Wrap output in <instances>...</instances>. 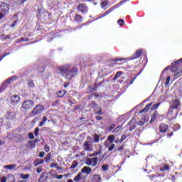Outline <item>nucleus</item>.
<instances>
[{
	"mask_svg": "<svg viewBox=\"0 0 182 182\" xmlns=\"http://www.w3.org/2000/svg\"><path fill=\"white\" fill-rule=\"evenodd\" d=\"M42 126H45V122H44V121L41 122L38 124V127H42Z\"/></svg>",
	"mask_w": 182,
	"mask_h": 182,
	"instance_id": "56",
	"label": "nucleus"
},
{
	"mask_svg": "<svg viewBox=\"0 0 182 182\" xmlns=\"http://www.w3.org/2000/svg\"><path fill=\"white\" fill-rule=\"evenodd\" d=\"M117 150H118L119 151H122V150H124V146H123V145H122V146H119V147L117 149Z\"/></svg>",
	"mask_w": 182,
	"mask_h": 182,
	"instance_id": "51",
	"label": "nucleus"
},
{
	"mask_svg": "<svg viewBox=\"0 0 182 182\" xmlns=\"http://www.w3.org/2000/svg\"><path fill=\"white\" fill-rule=\"evenodd\" d=\"M50 167H51V168L58 167V164L52 163V164H50Z\"/></svg>",
	"mask_w": 182,
	"mask_h": 182,
	"instance_id": "50",
	"label": "nucleus"
},
{
	"mask_svg": "<svg viewBox=\"0 0 182 182\" xmlns=\"http://www.w3.org/2000/svg\"><path fill=\"white\" fill-rule=\"evenodd\" d=\"M102 170H104V171H106V170L109 169V166L108 165H102Z\"/></svg>",
	"mask_w": 182,
	"mask_h": 182,
	"instance_id": "41",
	"label": "nucleus"
},
{
	"mask_svg": "<svg viewBox=\"0 0 182 182\" xmlns=\"http://www.w3.org/2000/svg\"><path fill=\"white\" fill-rule=\"evenodd\" d=\"M6 118L9 122H12V120L16 119V113L15 112L9 111L6 114Z\"/></svg>",
	"mask_w": 182,
	"mask_h": 182,
	"instance_id": "8",
	"label": "nucleus"
},
{
	"mask_svg": "<svg viewBox=\"0 0 182 182\" xmlns=\"http://www.w3.org/2000/svg\"><path fill=\"white\" fill-rule=\"evenodd\" d=\"M99 161L98 157H94V158H87L85 164L87 166H91V167H95V166H97V162Z\"/></svg>",
	"mask_w": 182,
	"mask_h": 182,
	"instance_id": "4",
	"label": "nucleus"
},
{
	"mask_svg": "<svg viewBox=\"0 0 182 182\" xmlns=\"http://www.w3.org/2000/svg\"><path fill=\"white\" fill-rule=\"evenodd\" d=\"M28 146H29V147H31L33 149V147H35V146H36V144L35 143L34 141H30L28 142Z\"/></svg>",
	"mask_w": 182,
	"mask_h": 182,
	"instance_id": "29",
	"label": "nucleus"
},
{
	"mask_svg": "<svg viewBox=\"0 0 182 182\" xmlns=\"http://www.w3.org/2000/svg\"><path fill=\"white\" fill-rule=\"evenodd\" d=\"M100 150L97 151H94V153L90 154V157H97L99 154H102V146H99Z\"/></svg>",
	"mask_w": 182,
	"mask_h": 182,
	"instance_id": "16",
	"label": "nucleus"
},
{
	"mask_svg": "<svg viewBox=\"0 0 182 182\" xmlns=\"http://www.w3.org/2000/svg\"><path fill=\"white\" fill-rule=\"evenodd\" d=\"M56 178H57L58 180H62V178H63V175H58V176H56Z\"/></svg>",
	"mask_w": 182,
	"mask_h": 182,
	"instance_id": "48",
	"label": "nucleus"
},
{
	"mask_svg": "<svg viewBox=\"0 0 182 182\" xmlns=\"http://www.w3.org/2000/svg\"><path fill=\"white\" fill-rule=\"evenodd\" d=\"M156 117H157V114L154 113L151 114V122H154L156 120Z\"/></svg>",
	"mask_w": 182,
	"mask_h": 182,
	"instance_id": "33",
	"label": "nucleus"
},
{
	"mask_svg": "<svg viewBox=\"0 0 182 182\" xmlns=\"http://www.w3.org/2000/svg\"><path fill=\"white\" fill-rule=\"evenodd\" d=\"M38 72H41V73L45 72V68H43V67H38Z\"/></svg>",
	"mask_w": 182,
	"mask_h": 182,
	"instance_id": "44",
	"label": "nucleus"
},
{
	"mask_svg": "<svg viewBox=\"0 0 182 182\" xmlns=\"http://www.w3.org/2000/svg\"><path fill=\"white\" fill-rule=\"evenodd\" d=\"M107 5H109V1H105L102 3V8H106V6H107Z\"/></svg>",
	"mask_w": 182,
	"mask_h": 182,
	"instance_id": "36",
	"label": "nucleus"
},
{
	"mask_svg": "<svg viewBox=\"0 0 182 182\" xmlns=\"http://www.w3.org/2000/svg\"><path fill=\"white\" fill-rule=\"evenodd\" d=\"M77 167V162L73 161V164L71 165V168H76Z\"/></svg>",
	"mask_w": 182,
	"mask_h": 182,
	"instance_id": "38",
	"label": "nucleus"
},
{
	"mask_svg": "<svg viewBox=\"0 0 182 182\" xmlns=\"http://www.w3.org/2000/svg\"><path fill=\"white\" fill-rule=\"evenodd\" d=\"M120 131V127H117L114 130L112 131V133L117 134Z\"/></svg>",
	"mask_w": 182,
	"mask_h": 182,
	"instance_id": "40",
	"label": "nucleus"
},
{
	"mask_svg": "<svg viewBox=\"0 0 182 182\" xmlns=\"http://www.w3.org/2000/svg\"><path fill=\"white\" fill-rule=\"evenodd\" d=\"M127 138V136L126 134H123L121 137V139L119 140V143H122L123 141H124V140H126Z\"/></svg>",
	"mask_w": 182,
	"mask_h": 182,
	"instance_id": "32",
	"label": "nucleus"
},
{
	"mask_svg": "<svg viewBox=\"0 0 182 182\" xmlns=\"http://www.w3.org/2000/svg\"><path fill=\"white\" fill-rule=\"evenodd\" d=\"M159 106H160V102L154 105L153 107H151V110H156V109H157V107H159Z\"/></svg>",
	"mask_w": 182,
	"mask_h": 182,
	"instance_id": "30",
	"label": "nucleus"
},
{
	"mask_svg": "<svg viewBox=\"0 0 182 182\" xmlns=\"http://www.w3.org/2000/svg\"><path fill=\"white\" fill-rule=\"evenodd\" d=\"M28 137H29V139H30L31 140H33V139H35V136H33V133L29 132V133L28 134Z\"/></svg>",
	"mask_w": 182,
	"mask_h": 182,
	"instance_id": "37",
	"label": "nucleus"
},
{
	"mask_svg": "<svg viewBox=\"0 0 182 182\" xmlns=\"http://www.w3.org/2000/svg\"><path fill=\"white\" fill-rule=\"evenodd\" d=\"M176 65H178L177 61L172 63V66H176Z\"/></svg>",
	"mask_w": 182,
	"mask_h": 182,
	"instance_id": "61",
	"label": "nucleus"
},
{
	"mask_svg": "<svg viewBox=\"0 0 182 182\" xmlns=\"http://www.w3.org/2000/svg\"><path fill=\"white\" fill-rule=\"evenodd\" d=\"M75 21L77 22L78 23H80L81 22H83V19L82 18V16L77 14L75 16Z\"/></svg>",
	"mask_w": 182,
	"mask_h": 182,
	"instance_id": "23",
	"label": "nucleus"
},
{
	"mask_svg": "<svg viewBox=\"0 0 182 182\" xmlns=\"http://www.w3.org/2000/svg\"><path fill=\"white\" fill-rule=\"evenodd\" d=\"M176 62H177V63H178H178H181L182 59H179V60H178Z\"/></svg>",
	"mask_w": 182,
	"mask_h": 182,
	"instance_id": "63",
	"label": "nucleus"
},
{
	"mask_svg": "<svg viewBox=\"0 0 182 182\" xmlns=\"http://www.w3.org/2000/svg\"><path fill=\"white\" fill-rule=\"evenodd\" d=\"M102 178L100 176V175L95 174L93 175L92 181V182H100Z\"/></svg>",
	"mask_w": 182,
	"mask_h": 182,
	"instance_id": "17",
	"label": "nucleus"
},
{
	"mask_svg": "<svg viewBox=\"0 0 182 182\" xmlns=\"http://www.w3.org/2000/svg\"><path fill=\"white\" fill-rule=\"evenodd\" d=\"M86 141H91V143H93V139L92 138V136H87Z\"/></svg>",
	"mask_w": 182,
	"mask_h": 182,
	"instance_id": "43",
	"label": "nucleus"
},
{
	"mask_svg": "<svg viewBox=\"0 0 182 182\" xmlns=\"http://www.w3.org/2000/svg\"><path fill=\"white\" fill-rule=\"evenodd\" d=\"M82 149L85 151H93V143H92V141H85L82 144Z\"/></svg>",
	"mask_w": 182,
	"mask_h": 182,
	"instance_id": "5",
	"label": "nucleus"
},
{
	"mask_svg": "<svg viewBox=\"0 0 182 182\" xmlns=\"http://www.w3.org/2000/svg\"><path fill=\"white\" fill-rule=\"evenodd\" d=\"M168 168H170V166L165 164L160 168V171H167V170H168Z\"/></svg>",
	"mask_w": 182,
	"mask_h": 182,
	"instance_id": "26",
	"label": "nucleus"
},
{
	"mask_svg": "<svg viewBox=\"0 0 182 182\" xmlns=\"http://www.w3.org/2000/svg\"><path fill=\"white\" fill-rule=\"evenodd\" d=\"M45 156V152L44 151H41L39 153V157H43Z\"/></svg>",
	"mask_w": 182,
	"mask_h": 182,
	"instance_id": "52",
	"label": "nucleus"
},
{
	"mask_svg": "<svg viewBox=\"0 0 182 182\" xmlns=\"http://www.w3.org/2000/svg\"><path fill=\"white\" fill-rule=\"evenodd\" d=\"M1 182H6V177L3 176V177L1 178Z\"/></svg>",
	"mask_w": 182,
	"mask_h": 182,
	"instance_id": "53",
	"label": "nucleus"
},
{
	"mask_svg": "<svg viewBox=\"0 0 182 182\" xmlns=\"http://www.w3.org/2000/svg\"><path fill=\"white\" fill-rule=\"evenodd\" d=\"M176 67H173L171 70V72H174V70H176Z\"/></svg>",
	"mask_w": 182,
	"mask_h": 182,
	"instance_id": "64",
	"label": "nucleus"
},
{
	"mask_svg": "<svg viewBox=\"0 0 182 182\" xmlns=\"http://www.w3.org/2000/svg\"><path fill=\"white\" fill-rule=\"evenodd\" d=\"M100 141V136H99L97 134L94 135V140H92V143H99Z\"/></svg>",
	"mask_w": 182,
	"mask_h": 182,
	"instance_id": "25",
	"label": "nucleus"
},
{
	"mask_svg": "<svg viewBox=\"0 0 182 182\" xmlns=\"http://www.w3.org/2000/svg\"><path fill=\"white\" fill-rule=\"evenodd\" d=\"M21 100V97L18 95H11L10 97V102L11 105L15 106V105H18V102Z\"/></svg>",
	"mask_w": 182,
	"mask_h": 182,
	"instance_id": "9",
	"label": "nucleus"
},
{
	"mask_svg": "<svg viewBox=\"0 0 182 182\" xmlns=\"http://www.w3.org/2000/svg\"><path fill=\"white\" fill-rule=\"evenodd\" d=\"M5 144V141L0 140V146Z\"/></svg>",
	"mask_w": 182,
	"mask_h": 182,
	"instance_id": "59",
	"label": "nucleus"
},
{
	"mask_svg": "<svg viewBox=\"0 0 182 182\" xmlns=\"http://www.w3.org/2000/svg\"><path fill=\"white\" fill-rule=\"evenodd\" d=\"M81 173H83L84 174H86L87 176H89L90 173H92V168L89 166H84L81 169Z\"/></svg>",
	"mask_w": 182,
	"mask_h": 182,
	"instance_id": "12",
	"label": "nucleus"
},
{
	"mask_svg": "<svg viewBox=\"0 0 182 182\" xmlns=\"http://www.w3.org/2000/svg\"><path fill=\"white\" fill-rule=\"evenodd\" d=\"M161 133H166L168 130V125L166 124H161L159 126Z\"/></svg>",
	"mask_w": 182,
	"mask_h": 182,
	"instance_id": "13",
	"label": "nucleus"
},
{
	"mask_svg": "<svg viewBox=\"0 0 182 182\" xmlns=\"http://www.w3.org/2000/svg\"><path fill=\"white\" fill-rule=\"evenodd\" d=\"M179 106H180V101H178V100H173L168 109V113H172L174 109L175 110H177Z\"/></svg>",
	"mask_w": 182,
	"mask_h": 182,
	"instance_id": "6",
	"label": "nucleus"
},
{
	"mask_svg": "<svg viewBox=\"0 0 182 182\" xmlns=\"http://www.w3.org/2000/svg\"><path fill=\"white\" fill-rule=\"evenodd\" d=\"M107 143L113 144V141H114V135H109L107 136V139L105 140Z\"/></svg>",
	"mask_w": 182,
	"mask_h": 182,
	"instance_id": "18",
	"label": "nucleus"
},
{
	"mask_svg": "<svg viewBox=\"0 0 182 182\" xmlns=\"http://www.w3.org/2000/svg\"><path fill=\"white\" fill-rule=\"evenodd\" d=\"M21 177L23 178V180H26L29 178V174H21Z\"/></svg>",
	"mask_w": 182,
	"mask_h": 182,
	"instance_id": "31",
	"label": "nucleus"
},
{
	"mask_svg": "<svg viewBox=\"0 0 182 182\" xmlns=\"http://www.w3.org/2000/svg\"><path fill=\"white\" fill-rule=\"evenodd\" d=\"M82 176H83L82 172H79L78 174L74 178V181L75 182L80 181V180H82Z\"/></svg>",
	"mask_w": 182,
	"mask_h": 182,
	"instance_id": "22",
	"label": "nucleus"
},
{
	"mask_svg": "<svg viewBox=\"0 0 182 182\" xmlns=\"http://www.w3.org/2000/svg\"><path fill=\"white\" fill-rule=\"evenodd\" d=\"M16 166H18V165H16L15 164H11V165H4L3 166V168H6L7 170H14V168H16Z\"/></svg>",
	"mask_w": 182,
	"mask_h": 182,
	"instance_id": "19",
	"label": "nucleus"
},
{
	"mask_svg": "<svg viewBox=\"0 0 182 182\" xmlns=\"http://www.w3.org/2000/svg\"><path fill=\"white\" fill-rule=\"evenodd\" d=\"M42 110H43V107L41 105H38L34 107L31 113L33 114H39L42 112Z\"/></svg>",
	"mask_w": 182,
	"mask_h": 182,
	"instance_id": "10",
	"label": "nucleus"
},
{
	"mask_svg": "<svg viewBox=\"0 0 182 182\" xmlns=\"http://www.w3.org/2000/svg\"><path fill=\"white\" fill-rule=\"evenodd\" d=\"M17 21H15L13 23L10 25V28H15L16 26Z\"/></svg>",
	"mask_w": 182,
	"mask_h": 182,
	"instance_id": "47",
	"label": "nucleus"
},
{
	"mask_svg": "<svg viewBox=\"0 0 182 182\" xmlns=\"http://www.w3.org/2000/svg\"><path fill=\"white\" fill-rule=\"evenodd\" d=\"M122 76V72L121 71H118L116 75H114V77H119Z\"/></svg>",
	"mask_w": 182,
	"mask_h": 182,
	"instance_id": "46",
	"label": "nucleus"
},
{
	"mask_svg": "<svg viewBox=\"0 0 182 182\" xmlns=\"http://www.w3.org/2000/svg\"><path fill=\"white\" fill-rule=\"evenodd\" d=\"M77 9L82 14H86V13H87V11H89V7L86 6V4H80L77 6Z\"/></svg>",
	"mask_w": 182,
	"mask_h": 182,
	"instance_id": "7",
	"label": "nucleus"
},
{
	"mask_svg": "<svg viewBox=\"0 0 182 182\" xmlns=\"http://www.w3.org/2000/svg\"><path fill=\"white\" fill-rule=\"evenodd\" d=\"M37 173H42V168H38Z\"/></svg>",
	"mask_w": 182,
	"mask_h": 182,
	"instance_id": "58",
	"label": "nucleus"
},
{
	"mask_svg": "<svg viewBox=\"0 0 182 182\" xmlns=\"http://www.w3.org/2000/svg\"><path fill=\"white\" fill-rule=\"evenodd\" d=\"M113 129H114V124H111V126L109 128V130L112 131V130H113Z\"/></svg>",
	"mask_w": 182,
	"mask_h": 182,
	"instance_id": "54",
	"label": "nucleus"
},
{
	"mask_svg": "<svg viewBox=\"0 0 182 182\" xmlns=\"http://www.w3.org/2000/svg\"><path fill=\"white\" fill-rule=\"evenodd\" d=\"M58 72L60 75H62L65 79L70 80L75 77L77 75V68H70L69 64L63 65L60 67L57 68Z\"/></svg>",
	"mask_w": 182,
	"mask_h": 182,
	"instance_id": "1",
	"label": "nucleus"
},
{
	"mask_svg": "<svg viewBox=\"0 0 182 182\" xmlns=\"http://www.w3.org/2000/svg\"><path fill=\"white\" fill-rule=\"evenodd\" d=\"M65 93H66V90H60L58 92L57 95L58 97H63Z\"/></svg>",
	"mask_w": 182,
	"mask_h": 182,
	"instance_id": "27",
	"label": "nucleus"
},
{
	"mask_svg": "<svg viewBox=\"0 0 182 182\" xmlns=\"http://www.w3.org/2000/svg\"><path fill=\"white\" fill-rule=\"evenodd\" d=\"M167 136L170 139L171 137V136H173V132L169 133Z\"/></svg>",
	"mask_w": 182,
	"mask_h": 182,
	"instance_id": "62",
	"label": "nucleus"
},
{
	"mask_svg": "<svg viewBox=\"0 0 182 182\" xmlns=\"http://www.w3.org/2000/svg\"><path fill=\"white\" fill-rule=\"evenodd\" d=\"M123 60H127V58H116L113 60V62H122Z\"/></svg>",
	"mask_w": 182,
	"mask_h": 182,
	"instance_id": "34",
	"label": "nucleus"
},
{
	"mask_svg": "<svg viewBox=\"0 0 182 182\" xmlns=\"http://www.w3.org/2000/svg\"><path fill=\"white\" fill-rule=\"evenodd\" d=\"M35 106V102L31 100H27L24 102H23L21 107L24 110H29V109H32Z\"/></svg>",
	"mask_w": 182,
	"mask_h": 182,
	"instance_id": "3",
	"label": "nucleus"
},
{
	"mask_svg": "<svg viewBox=\"0 0 182 182\" xmlns=\"http://www.w3.org/2000/svg\"><path fill=\"white\" fill-rule=\"evenodd\" d=\"M117 23H118V25H120L122 26V25H123V23H124V20L119 19V20H118Z\"/></svg>",
	"mask_w": 182,
	"mask_h": 182,
	"instance_id": "42",
	"label": "nucleus"
},
{
	"mask_svg": "<svg viewBox=\"0 0 182 182\" xmlns=\"http://www.w3.org/2000/svg\"><path fill=\"white\" fill-rule=\"evenodd\" d=\"M171 79V77L170 76H168L166 77V85H168L170 83V80Z\"/></svg>",
	"mask_w": 182,
	"mask_h": 182,
	"instance_id": "45",
	"label": "nucleus"
},
{
	"mask_svg": "<svg viewBox=\"0 0 182 182\" xmlns=\"http://www.w3.org/2000/svg\"><path fill=\"white\" fill-rule=\"evenodd\" d=\"M17 77L16 76H13L10 78H9L8 80H6L4 83L3 85L4 86H6V85H11V83L14 82V80H16Z\"/></svg>",
	"mask_w": 182,
	"mask_h": 182,
	"instance_id": "14",
	"label": "nucleus"
},
{
	"mask_svg": "<svg viewBox=\"0 0 182 182\" xmlns=\"http://www.w3.org/2000/svg\"><path fill=\"white\" fill-rule=\"evenodd\" d=\"M34 134H35V136H38L39 135V128L38 127L35 129Z\"/></svg>",
	"mask_w": 182,
	"mask_h": 182,
	"instance_id": "39",
	"label": "nucleus"
},
{
	"mask_svg": "<svg viewBox=\"0 0 182 182\" xmlns=\"http://www.w3.org/2000/svg\"><path fill=\"white\" fill-rule=\"evenodd\" d=\"M46 181V179H45V173H41L40 176V178L38 180V182H45Z\"/></svg>",
	"mask_w": 182,
	"mask_h": 182,
	"instance_id": "28",
	"label": "nucleus"
},
{
	"mask_svg": "<svg viewBox=\"0 0 182 182\" xmlns=\"http://www.w3.org/2000/svg\"><path fill=\"white\" fill-rule=\"evenodd\" d=\"M0 21L6 16V12L9 11V5L0 1Z\"/></svg>",
	"mask_w": 182,
	"mask_h": 182,
	"instance_id": "2",
	"label": "nucleus"
},
{
	"mask_svg": "<svg viewBox=\"0 0 182 182\" xmlns=\"http://www.w3.org/2000/svg\"><path fill=\"white\" fill-rule=\"evenodd\" d=\"M28 85H29L30 87H33V86H34V84H33V81H29L28 82Z\"/></svg>",
	"mask_w": 182,
	"mask_h": 182,
	"instance_id": "49",
	"label": "nucleus"
},
{
	"mask_svg": "<svg viewBox=\"0 0 182 182\" xmlns=\"http://www.w3.org/2000/svg\"><path fill=\"white\" fill-rule=\"evenodd\" d=\"M149 119H146V117H144L139 122L138 125L143 126V124H144V123H147Z\"/></svg>",
	"mask_w": 182,
	"mask_h": 182,
	"instance_id": "24",
	"label": "nucleus"
},
{
	"mask_svg": "<svg viewBox=\"0 0 182 182\" xmlns=\"http://www.w3.org/2000/svg\"><path fill=\"white\" fill-rule=\"evenodd\" d=\"M43 122L45 123L46 122H48V117L46 116L43 117Z\"/></svg>",
	"mask_w": 182,
	"mask_h": 182,
	"instance_id": "57",
	"label": "nucleus"
},
{
	"mask_svg": "<svg viewBox=\"0 0 182 182\" xmlns=\"http://www.w3.org/2000/svg\"><path fill=\"white\" fill-rule=\"evenodd\" d=\"M44 150L46 153H49L50 151V147L48 145H45Z\"/></svg>",
	"mask_w": 182,
	"mask_h": 182,
	"instance_id": "35",
	"label": "nucleus"
},
{
	"mask_svg": "<svg viewBox=\"0 0 182 182\" xmlns=\"http://www.w3.org/2000/svg\"><path fill=\"white\" fill-rule=\"evenodd\" d=\"M153 105V103H150L149 105H146V107L142 109L141 110L139 111L140 114H141V113H147V112H149V109H150V107Z\"/></svg>",
	"mask_w": 182,
	"mask_h": 182,
	"instance_id": "15",
	"label": "nucleus"
},
{
	"mask_svg": "<svg viewBox=\"0 0 182 182\" xmlns=\"http://www.w3.org/2000/svg\"><path fill=\"white\" fill-rule=\"evenodd\" d=\"M45 160H46V163H48V161H49V160H50V157L47 156V158L45 159Z\"/></svg>",
	"mask_w": 182,
	"mask_h": 182,
	"instance_id": "60",
	"label": "nucleus"
},
{
	"mask_svg": "<svg viewBox=\"0 0 182 182\" xmlns=\"http://www.w3.org/2000/svg\"><path fill=\"white\" fill-rule=\"evenodd\" d=\"M95 119H97V120H102V119H103V117L102 116L98 115V116L95 117Z\"/></svg>",
	"mask_w": 182,
	"mask_h": 182,
	"instance_id": "55",
	"label": "nucleus"
},
{
	"mask_svg": "<svg viewBox=\"0 0 182 182\" xmlns=\"http://www.w3.org/2000/svg\"><path fill=\"white\" fill-rule=\"evenodd\" d=\"M141 50H137L135 53L134 54L133 59H137L141 56Z\"/></svg>",
	"mask_w": 182,
	"mask_h": 182,
	"instance_id": "21",
	"label": "nucleus"
},
{
	"mask_svg": "<svg viewBox=\"0 0 182 182\" xmlns=\"http://www.w3.org/2000/svg\"><path fill=\"white\" fill-rule=\"evenodd\" d=\"M44 161L43 159H37L33 161V164L35 166H39L41 164H43Z\"/></svg>",
	"mask_w": 182,
	"mask_h": 182,
	"instance_id": "20",
	"label": "nucleus"
},
{
	"mask_svg": "<svg viewBox=\"0 0 182 182\" xmlns=\"http://www.w3.org/2000/svg\"><path fill=\"white\" fill-rule=\"evenodd\" d=\"M104 146L105 149H108V151H112V150L114 149V146H115L114 144L113 143L110 144L107 141L104 142Z\"/></svg>",
	"mask_w": 182,
	"mask_h": 182,
	"instance_id": "11",
	"label": "nucleus"
}]
</instances>
